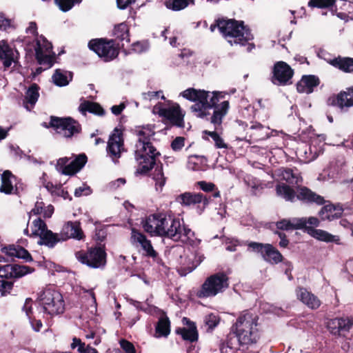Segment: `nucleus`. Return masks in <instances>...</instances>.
Instances as JSON below:
<instances>
[{
    "label": "nucleus",
    "mask_w": 353,
    "mask_h": 353,
    "mask_svg": "<svg viewBox=\"0 0 353 353\" xmlns=\"http://www.w3.org/2000/svg\"><path fill=\"white\" fill-rule=\"evenodd\" d=\"M209 94V91L190 88L183 91L181 95L190 101L195 102L190 107V110L196 117L210 120L211 123L219 128L228 112L229 101H224L218 104L220 99L225 97L223 92L218 91L213 92L212 97L208 101Z\"/></svg>",
    "instance_id": "nucleus-1"
},
{
    "label": "nucleus",
    "mask_w": 353,
    "mask_h": 353,
    "mask_svg": "<svg viewBox=\"0 0 353 353\" xmlns=\"http://www.w3.org/2000/svg\"><path fill=\"white\" fill-rule=\"evenodd\" d=\"M34 268L18 263L0 265V296H6L11 293L14 282L34 272Z\"/></svg>",
    "instance_id": "nucleus-2"
},
{
    "label": "nucleus",
    "mask_w": 353,
    "mask_h": 353,
    "mask_svg": "<svg viewBox=\"0 0 353 353\" xmlns=\"http://www.w3.org/2000/svg\"><path fill=\"white\" fill-rule=\"evenodd\" d=\"M221 34L226 39H234L233 41H228L231 45L234 43L245 46L249 41L254 38L251 30L248 26L245 25L243 21L228 19V17L223 19Z\"/></svg>",
    "instance_id": "nucleus-3"
},
{
    "label": "nucleus",
    "mask_w": 353,
    "mask_h": 353,
    "mask_svg": "<svg viewBox=\"0 0 353 353\" xmlns=\"http://www.w3.org/2000/svg\"><path fill=\"white\" fill-rule=\"evenodd\" d=\"M136 148L134 158L138 164L136 172L145 175L158 163V158L161 153L157 151L152 143H143L141 145H136Z\"/></svg>",
    "instance_id": "nucleus-4"
},
{
    "label": "nucleus",
    "mask_w": 353,
    "mask_h": 353,
    "mask_svg": "<svg viewBox=\"0 0 353 353\" xmlns=\"http://www.w3.org/2000/svg\"><path fill=\"white\" fill-rule=\"evenodd\" d=\"M75 256L81 263L93 269L103 268L107 263L105 247L101 243L76 252Z\"/></svg>",
    "instance_id": "nucleus-5"
},
{
    "label": "nucleus",
    "mask_w": 353,
    "mask_h": 353,
    "mask_svg": "<svg viewBox=\"0 0 353 353\" xmlns=\"http://www.w3.org/2000/svg\"><path fill=\"white\" fill-rule=\"evenodd\" d=\"M229 287V278L223 272H219L208 276L201 288L197 291L196 296L203 299L215 296L224 292Z\"/></svg>",
    "instance_id": "nucleus-6"
},
{
    "label": "nucleus",
    "mask_w": 353,
    "mask_h": 353,
    "mask_svg": "<svg viewBox=\"0 0 353 353\" xmlns=\"http://www.w3.org/2000/svg\"><path fill=\"white\" fill-rule=\"evenodd\" d=\"M245 245L248 247V252L259 255L269 264L276 265L285 260L281 252L271 243L247 241Z\"/></svg>",
    "instance_id": "nucleus-7"
},
{
    "label": "nucleus",
    "mask_w": 353,
    "mask_h": 353,
    "mask_svg": "<svg viewBox=\"0 0 353 353\" xmlns=\"http://www.w3.org/2000/svg\"><path fill=\"white\" fill-rule=\"evenodd\" d=\"M88 48L104 61L108 62L118 57L120 45L116 43L114 39L100 38L90 40L88 43Z\"/></svg>",
    "instance_id": "nucleus-8"
},
{
    "label": "nucleus",
    "mask_w": 353,
    "mask_h": 353,
    "mask_svg": "<svg viewBox=\"0 0 353 353\" xmlns=\"http://www.w3.org/2000/svg\"><path fill=\"white\" fill-rule=\"evenodd\" d=\"M43 126L46 128H54L57 132L63 133L65 138H71L81 130L79 123L72 117H58L51 116L48 123L44 122Z\"/></svg>",
    "instance_id": "nucleus-9"
},
{
    "label": "nucleus",
    "mask_w": 353,
    "mask_h": 353,
    "mask_svg": "<svg viewBox=\"0 0 353 353\" xmlns=\"http://www.w3.org/2000/svg\"><path fill=\"white\" fill-rule=\"evenodd\" d=\"M43 312L50 315L63 313L65 303L62 294L57 290L46 289L40 296Z\"/></svg>",
    "instance_id": "nucleus-10"
},
{
    "label": "nucleus",
    "mask_w": 353,
    "mask_h": 353,
    "mask_svg": "<svg viewBox=\"0 0 353 353\" xmlns=\"http://www.w3.org/2000/svg\"><path fill=\"white\" fill-rule=\"evenodd\" d=\"M326 327L334 336L346 338L353 327V318L341 316L330 319L327 321Z\"/></svg>",
    "instance_id": "nucleus-11"
},
{
    "label": "nucleus",
    "mask_w": 353,
    "mask_h": 353,
    "mask_svg": "<svg viewBox=\"0 0 353 353\" xmlns=\"http://www.w3.org/2000/svg\"><path fill=\"white\" fill-rule=\"evenodd\" d=\"M107 153L116 163L119 162L122 152H125L123 130L115 128L110 134L107 145Z\"/></svg>",
    "instance_id": "nucleus-12"
},
{
    "label": "nucleus",
    "mask_w": 353,
    "mask_h": 353,
    "mask_svg": "<svg viewBox=\"0 0 353 353\" xmlns=\"http://www.w3.org/2000/svg\"><path fill=\"white\" fill-rule=\"evenodd\" d=\"M159 115L165 119L164 123L171 126L183 128L185 126V112L179 104L174 103L168 108H161L158 112Z\"/></svg>",
    "instance_id": "nucleus-13"
},
{
    "label": "nucleus",
    "mask_w": 353,
    "mask_h": 353,
    "mask_svg": "<svg viewBox=\"0 0 353 353\" xmlns=\"http://www.w3.org/2000/svg\"><path fill=\"white\" fill-rule=\"evenodd\" d=\"M294 74V70L286 62L276 61L272 68L271 81L274 85H286L292 83Z\"/></svg>",
    "instance_id": "nucleus-14"
},
{
    "label": "nucleus",
    "mask_w": 353,
    "mask_h": 353,
    "mask_svg": "<svg viewBox=\"0 0 353 353\" xmlns=\"http://www.w3.org/2000/svg\"><path fill=\"white\" fill-rule=\"evenodd\" d=\"M327 104L338 108L342 112H347L350 108L353 107V87L332 94L327 99Z\"/></svg>",
    "instance_id": "nucleus-15"
},
{
    "label": "nucleus",
    "mask_w": 353,
    "mask_h": 353,
    "mask_svg": "<svg viewBox=\"0 0 353 353\" xmlns=\"http://www.w3.org/2000/svg\"><path fill=\"white\" fill-rule=\"evenodd\" d=\"M131 243L136 246L140 245L143 251V255L146 257L155 259L159 254L154 249L152 242L146 236L139 230L132 228L131 232Z\"/></svg>",
    "instance_id": "nucleus-16"
},
{
    "label": "nucleus",
    "mask_w": 353,
    "mask_h": 353,
    "mask_svg": "<svg viewBox=\"0 0 353 353\" xmlns=\"http://www.w3.org/2000/svg\"><path fill=\"white\" fill-rule=\"evenodd\" d=\"M176 201L182 205L189 206L190 205L202 204V206L198 205V209L201 213L212 201L211 196H208L203 193L185 192L179 195Z\"/></svg>",
    "instance_id": "nucleus-17"
},
{
    "label": "nucleus",
    "mask_w": 353,
    "mask_h": 353,
    "mask_svg": "<svg viewBox=\"0 0 353 353\" xmlns=\"http://www.w3.org/2000/svg\"><path fill=\"white\" fill-rule=\"evenodd\" d=\"M259 316L251 310L243 311L238 318L232 329L234 330H247L248 331L260 330L259 328Z\"/></svg>",
    "instance_id": "nucleus-18"
},
{
    "label": "nucleus",
    "mask_w": 353,
    "mask_h": 353,
    "mask_svg": "<svg viewBox=\"0 0 353 353\" xmlns=\"http://www.w3.org/2000/svg\"><path fill=\"white\" fill-rule=\"evenodd\" d=\"M297 200L306 205H323L326 203L323 196L301 185L297 186Z\"/></svg>",
    "instance_id": "nucleus-19"
},
{
    "label": "nucleus",
    "mask_w": 353,
    "mask_h": 353,
    "mask_svg": "<svg viewBox=\"0 0 353 353\" xmlns=\"http://www.w3.org/2000/svg\"><path fill=\"white\" fill-rule=\"evenodd\" d=\"M60 235L62 241H65L70 239L81 241L85 237L81 227V223L77 221L66 222L61 230Z\"/></svg>",
    "instance_id": "nucleus-20"
},
{
    "label": "nucleus",
    "mask_w": 353,
    "mask_h": 353,
    "mask_svg": "<svg viewBox=\"0 0 353 353\" xmlns=\"http://www.w3.org/2000/svg\"><path fill=\"white\" fill-rule=\"evenodd\" d=\"M182 323L187 327H176L175 333L180 335L183 341L190 343L196 342L199 339V332L196 323L187 317L182 319Z\"/></svg>",
    "instance_id": "nucleus-21"
},
{
    "label": "nucleus",
    "mask_w": 353,
    "mask_h": 353,
    "mask_svg": "<svg viewBox=\"0 0 353 353\" xmlns=\"http://www.w3.org/2000/svg\"><path fill=\"white\" fill-rule=\"evenodd\" d=\"M321 80L318 76L314 74H304L296 83V88L299 93L310 94L319 85Z\"/></svg>",
    "instance_id": "nucleus-22"
},
{
    "label": "nucleus",
    "mask_w": 353,
    "mask_h": 353,
    "mask_svg": "<svg viewBox=\"0 0 353 353\" xmlns=\"http://www.w3.org/2000/svg\"><path fill=\"white\" fill-rule=\"evenodd\" d=\"M295 292L297 299L308 308L315 310L321 306V300L311 292H309L305 288L299 286L296 288Z\"/></svg>",
    "instance_id": "nucleus-23"
},
{
    "label": "nucleus",
    "mask_w": 353,
    "mask_h": 353,
    "mask_svg": "<svg viewBox=\"0 0 353 353\" xmlns=\"http://www.w3.org/2000/svg\"><path fill=\"white\" fill-rule=\"evenodd\" d=\"M1 252L10 257H16L25 262H31L33 258L30 253L19 245L10 244L1 248Z\"/></svg>",
    "instance_id": "nucleus-24"
},
{
    "label": "nucleus",
    "mask_w": 353,
    "mask_h": 353,
    "mask_svg": "<svg viewBox=\"0 0 353 353\" xmlns=\"http://www.w3.org/2000/svg\"><path fill=\"white\" fill-rule=\"evenodd\" d=\"M160 213H156L149 215L145 220L142 222L144 231L152 236H159V234L164 233V230L160 228Z\"/></svg>",
    "instance_id": "nucleus-25"
},
{
    "label": "nucleus",
    "mask_w": 353,
    "mask_h": 353,
    "mask_svg": "<svg viewBox=\"0 0 353 353\" xmlns=\"http://www.w3.org/2000/svg\"><path fill=\"white\" fill-rule=\"evenodd\" d=\"M214 129L213 131L205 130L202 132V139L205 141H209V137L212 138L214 143V147L217 149H228V145L224 142V140L221 137V134L223 131L222 123L220 124V127L216 128V125H214Z\"/></svg>",
    "instance_id": "nucleus-26"
},
{
    "label": "nucleus",
    "mask_w": 353,
    "mask_h": 353,
    "mask_svg": "<svg viewBox=\"0 0 353 353\" xmlns=\"http://www.w3.org/2000/svg\"><path fill=\"white\" fill-rule=\"evenodd\" d=\"M343 212V209L339 205H335L332 203L324 204V206L319 212V216L322 221H331L340 218Z\"/></svg>",
    "instance_id": "nucleus-27"
},
{
    "label": "nucleus",
    "mask_w": 353,
    "mask_h": 353,
    "mask_svg": "<svg viewBox=\"0 0 353 353\" xmlns=\"http://www.w3.org/2000/svg\"><path fill=\"white\" fill-rule=\"evenodd\" d=\"M307 234L325 243H334L336 245L341 244L339 236L333 235L323 230L316 229L314 228H308Z\"/></svg>",
    "instance_id": "nucleus-28"
},
{
    "label": "nucleus",
    "mask_w": 353,
    "mask_h": 353,
    "mask_svg": "<svg viewBox=\"0 0 353 353\" xmlns=\"http://www.w3.org/2000/svg\"><path fill=\"white\" fill-rule=\"evenodd\" d=\"M327 62L345 73H353V58L352 57L339 55L334 59H327Z\"/></svg>",
    "instance_id": "nucleus-29"
},
{
    "label": "nucleus",
    "mask_w": 353,
    "mask_h": 353,
    "mask_svg": "<svg viewBox=\"0 0 353 353\" xmlns=\"http://www.w3.org/2000/svg\"><path fill=\"white\" fill-rule=\"evenodd\" d=\"M239 338L242 346L255 344L261 337V330L248 331L247 330H234Z\"/></svg>",
    "instance_id": "nucleus-30"
},
{
    "label": "nucleus",
    "mask_w": 353,
    "mask_h": 353,
    "mask_svg": "<svg viewBox=\"0 0 353 353\" xmlns=\"http://www.w3.org/2000/svg\"><path fill=\"white\" fill-rule=\"evenodd\" d=\"M39 240L38 244L40 245H46L49 248H53L61 240L60 233H54L50 230H46L43 233L40 232L39 236Z\"/></svg>",
    "instance_id": "nucleus-31"
},
{
    "label": "nucleus",
    "mask_w": 353,
    "mask_h": 353,
    "mask_svg": "<svg viewBox=\"0 0 353 353\" xmlns=\"http://www.w3.org/2000/svg\"><path fill=\"white\" fill-rule=\"evenodd\" d=\"M17 177L10 170H6L3 171L1 176L0 192L6 194H12L14 192L13 182L15 181Z\"/></svg>",
    "instance_id": "nucleus-32"
},
{
    "label": "nucleus",
    "mask_w": 353,
    "mask_h": 353,
    "mask_svg": "<svg viewBox=\"0 0 353 353\" xmlns=\"http://www.w3.org/2000/svg\"><path fill=\"white\" fill-rule=\"evenodd\" d=\"M88 162V157L85 153L77 155L74 160L68 164L64 175L72 176L79 172Z\"/></svg>",
    "instance_id": "nucleus-33"
},
{
    "label": "nucleus",
    "mask_w": 353,
    "mask_h": 353,
    "mask_svg": "<svg viewBox=\"0 0 353 353\" xmlns=\"http://www.w3.org/2000/svg\"><path fill=\"white\" fill-rule=\"evenodd\" d=\"M154 126L146 125L139 126L135 130L136 134L139 137L136 145H141L143 143H152L150 139L155 135Z\"/></svg>",
    "instance_id": "nucleus-34"
},
{
    "label": "nucleus",
    "mask_w": 353,
    "mask_h": 353,
    "mask_svg": "<svg viewBox=\"0 0 353 353\" xmlns=\"http://www.w3.org/2000/svg\"><path fill=\"white\" fill-rule=\"evenodd\" d=\"M79 110L83 115H85L87 112L100 117L105 114V111L99 103L90 101L82 102L79 107Z\"/></svg>",
    "instance_id": "nucleus-35"
},
{
    "label": "nucleus",
    "mask_w": 353,
    "mask_h": 353,
    "mask_svg": "<svg viewBox=\"0 0 353 353\" xmlns=\"http://www.w3.org/2000/svg\"><path fill=\"white\" fill-rule=\"evenodd\" d=\"M276 191L277 195L287 201L294 202L295 199H297V186L295 190L287 183H282L276 186Z\"/></svg>",
    "instance_id": "nucleus-36"
},
{
    "label": "nucleus",
    "mask_w": 353,
    "mask_h": 353,
    "mask_svg": "<svg viewBox=\"0 0 353 353\" xmlns=\"http://www.w3.org/2000/svg\"><path fill=\"white\" fill-rule=\"evenodd\" d=\"M281 176L282 179L285 181L289 185H292L298 186L301 185L303 182V178L298 172L297 170L294 172L292 168H284L281 170Z\"/></svg>",
    "instance_id": "nucleus-37"
},
{
    "label": "nucleus",
    "mask_w": 353,
    "mask_h": 353,
    "mask_svg": "<svg viewBox=\"0 0 353 353\" xmlns=\"http://www.w3.org/2000/svg\"><path fill=\"white\" fill-rule=\"evenodd\" d=\"M181 225L180 219L173 216L169 225L165 238H169L174 241H180Z\"/></svg>",
    "instance_id": "nucleus-38"
},
{
    "label": "nucleus",
    "mask_w": 353,
    "mask_h": 353,
    "mask_svg": "<svg viewBox=\"0 0 353 353\" xmlns=\"http://www.w3.org/2000/svg\"><path fill=\"white\" fill-rule=\"evenodd\" d=\"M113 36L115 41H125L130 42V28L125 22H123L114 26L113 30Z\"/></svg>",
    "instance_id": "nucleus-39"
},
{
    "label": "nucleus",
    "mask_w": 353,
    "mask_h": 353,
    "mask_svg": "<svg viewBox=\"0 0 353 353\" xmlns=\"http://www.w3.org/2000/svg\"><path fill=\"white\" fill-rule=\"evenodd\" d=\"M239 346H242L239 338L235 331L233 330L232 332L227 335L225 340L220 344V350L221 353H223L225 348L236 350Z\"/></svg>",
    "instance_id": "nucleus-40"
},
{
    "label": "nucleus",
    "mask_w": 353,
    "mask_h": 353,
    "mask_svg": "<svg viewBox=\"0 0 353 353\" xmlns=\"http://www.w3.org/2000/svg\"><path fill=\"white\" fill-rule=\"evenodd\" d=\"M157 337H167L170 333V321L167 316H161L155 326Z\"/></svg>",
    "instance_id": "nucleus-41"
},
{
    "label": "nucleus",
    "mask_w": 353,
    "mask_h": 353,
    "mask_svg": "<svg viewBox=\"0 0 353 353\" xmlns=\"http://www.w3.org/2000/svg\"><path fill=\"white\" fill-rule=\"evenodd\" d=\"M0 59L3 60L5 68H9L13 61L12 50L6 41L0 44Z\"/></svg>",
    "instance_id": "nucleus-42"
},
{
    "label": "nucleus",
    "mask_w": 353,
    "mask_h": 353,
    "mask_svg": "<svg viewBox=\"0 0 353 353\" xmlns=\"http://www.w3.org/2000/svg\"><path fill=\"white\" fill-rule=\"evenodd\" d=\"M38 47L35 49V57L39 64L47 65L48 68H51L54 63V57L46 54L37 42Z\"/></svg>",
    "instance_id": "nucleus-43"
},
{
    "label": "nucleus",
    "mask_w": 353,
    "mask_h": 353,
    "mask_svg": "<svg viewBox=\"0 0 353 353\" xmlns=\"http://www.w3.org/2000/svg\"><path fill=\"white\" fill-rule=\"evenodd\" d=\"M336 0H310L307 3L308 7L311 8L328 9L332 10L336 8Z\"/></svg>",
    "instance_id": "nucleus-44"
},
{
    "label": "nucleus",
    "mask_w": 353,
    "mask_h": 353,
    "mask_svg": "<svg viewBox=\"0 0 353 353\" xmlns=\"http://www.w3.org/2000/svg\"><path fill=\"white\" fill-rule=\"evenodd\" d=\"M155 165L156 168L152 174V179L155 181L156 185H159L162 188L166 182V177L164 176L163 171V163L160 161H158V163Z\"/></svg>",
    "instance_id": "nucleus-45"
},
{
    "label": "nucleus",
    "mask_w": 353,
    "mask_h": 353,
    "mask_svg": "<svg viewBox=\"0 0 353 353\" xmlns=\"http://www.w3.org/2000/svg\"><path fill=\"white\" fill-rule=\"evenodd\" d=\"M39 86L37 83H32L26 93V102L31 105H34L39 97Z\"/></svg>",
    "instance_id": "nucleus-46"
},
{
    "label": "nucleus",
    "mask_w": 353,
    "mask_h": 353,
    "mask_svg": "<svg viewBox=\"0 0 353 353\" xmlns=\"http://www.w3.org/2000/svg\"><path fill=\"white\" fill-rule=\"evenodd\" d=\"M196 186L205 192H212L211 197L217 198L220 197V192L212 182H207L205 181H200L196 182Z\"/></svg>",
    "instance_id": "nucleus-47"
},
{
    "label": "nucleus",
    "mask_w": 353,
    "mask_h": 353,
    "mask_svg": "<svg viewBox=\"0 0 353 353\" xmlns=\"http://www.w3.org/2000/svg\"><path fill=\"white\" fill-rule=\"evenodd\" d=\"M34 230L31 233L30 237H37L40 235V232L43 233L46 230L48 229V226L46 222L41 218L34 219L32 222Z\"/></svg>",
    "instance_id": "nucleus-48"
},
{
    "label": "nucleus",
    "mask_w": 353,
    "mask_h": 353,
    "mask_svg": "<svg viewBox=\"0 0 353 353\" xmlns=\"http://www.w3.org/2000/svg\"><path fill=\"white\" fill-rule=\"evenodd\" d=\"M165 6L170 10L179 11L188 6V0H166Z\"/></svg>",
    "instance_id": "nucleus-49"
},
{
    "label": "nucleus",
    "mask_w": 353,
    "mask_h": 353,
    "mask_svg": "<svg viewBox=\"0 0 353 353\" xmlns=\"http://www.w3.org/2000/svg\"><path fill=\"white\" fill-rule=\"evenodd\" d=\"M52 80L56 85L59 87L65 86L69 83L65 74L61 72L60 69H57L52 75Z\"/></svg>",
    "instance_id": "nucleus-50"
},
{
    "label": "nucleus",
    "mask_w": 353,
    "mask_h": 353,
    "mask_svg": "<svg viewBox=\"0 0 353 353\" xmlns=\"http://www.w3.org/2000/svg\"><path fill=\"white\" fill-rule=\"evenodd\" d=\"M14 21L6 17V14L0 12V31H8L10 29H14Z\"/></svg>",
    "instance_id": "nucleus-51"
},
{
    "label": "nucleus",
    "mask_w": 353,
    "mask_h": 353,
    "mask_svg": "<svg viewBox=\"0 0 353 353\" xmlns=\"http://www.w3.org/2000/svg\"><path fill=\"white\" fill-rule=\"evenodd\" d=\"M160 228L164 230V233L163 232L161 234H159V236L165 237L167 234L168 229L169 228V225L171 223L173 216L168 215L164 213H160Z\"/></svg>",
    "instance_id": "nucleus-52"
},
{
    "label": "nucleus",
    "mask_w": 353,
    "mask_h": 353,
    "mask_svg": "<svg viewBox=\"0 0 353 353\" xmlns=\"http://www.w3.org/2000/svg\"><path fill=\"white\" fill-rule=\"evenodd\" d=\"M219 317L212 313L205 316V323L208 326V330H212L219 323Z\"/></svg>",
    "instance_id": "nucleus-53"
},
{
    "label": "nucleus",
    "mask_w": 353,
    "mask_h": 353,
    "mask_svg": "<svg viewBox=\"0 0 353 353\" xmlns=\"http://www.w3.org/2000/svg\"><path fill=\"white\" fill-rule=\"evenodd\" d=\"M292 229L294 230H304L307 233V228H312V226L307 225L306 218L294 219L292 221Z\"/></svg>",
    "instance_id": "nucleus-54"
},
{
    "label": "nucleus",
    "mask_w": 353,
    "mask_h": 353,
    "mask_svg": "<svg viewBox=\"0 0 353 353\" xmlns=\"http://www.w3.org/2000/svg\"><path fill=\"white\" fill-rule=\"evenodd\" d=\"M276 227L279 230H293L292 221L290 219H283L276 222Z\"/></svg>",
    "instance_id": "nucleus-55"
},
{
    "label": "nucleus",
    "mask_w": 353,
    "mask_h": 353,
    "mask_svg": "<svg viewBox=\"0 0 353 353\" xmlns=\"http://www.w3.org/2000/svg\"><path fill=\"white\" fill-rule=\"evenodd\" d=\"M185 145V138L183 137H176L171 143V148L174 151L181 150Z\"/></svg>",
    "instance_id": "nucleus-56"
},
{
    "label": "nucleus",
    "mask_w": 353,
    "mask_h": 353,
    "mask_svg": "<svg viewBox=\"0 0 353 353\" xmlns=\"http://www.w3.org/2000/svg\"><path fill=\"white\" fill-rule=\"evenodd\" d=\"M54 3L63 12H68L72 8L70 0H54Z\"/></svg>",
    "instance_id": "nucleus-57"
},
{
    "label": "nucleus",
    "mask_w": 353,
    "mask_h": 353,
    "mask_svg": "<svg viewBox=\"0 0 353 353\" xmlns=\"http://www.w3.org/2000/svg\"><path fill=\"white\" fill-rule=\"evenodd\" d=\"M70 159L68 157H63L58 159L57 163V170L64 174L65 169L68 168Z\"/></svg>",
    "instance_id": "nucleus-58"
},
{
    "label": "nucleus",
    "mask_w": 353,
    "mask_h": 353,
    "mask_svg": "<svg viewBox=\"0 0 353 353\" xmlns=\"http://www.w3.org/2000/svg\"><path fill=\"white\" fill-rule=\"evenodd\" d=\"M120 345L125 353H136L134 345L125 339H121L120 341Z\"/></svg>",
    "instance_id": "nucleus-59"
},
{
    "label": "nucleus",
    "mask_w": 353,
    "mask_h": 353,
    "mask_svg": "<svg viewBox=\"0 0 353 353\" xmlns=\"http://www.w3.org/2000/svg\"><path fill=\"white\" fill-rule=\"evenodd\" d=\"M32 304V299L31 298H27L22 308L23 311L26 312L28 319H31V317L33 316Z\"/></svg>",
    "instance_id": "nucleus-60"
},
{
    "label": "nucleus",
    "mask_w": 353,
    "mask_h": 353,
    "mask_svg": "<svg viewBox=\"0 0 353 353\" xmlns=\"http://www.w3.org/2000/svg\"><path fill=\"white\" fill-rule=\"evenodd\" d=\"M223 19L224 17L218 18L214 22V23L210 25V30L211 32H214L216 28H218L220 33H222V26L223 25Z\"/></svg>",
    "instance_id": "nucleus-61"
},
{
    "label": "nucleus",
    "mask_w": 353,
    "mask_h": 353,
    "mask_svg": "<svg viewBox=\"0 0 353 353\" xmlns=\"http://www.w3.org/2000/svg\"><path fill=\"white\" fill-rule=\"evenodd\" d=\"M91 192V189L89 186L79 187L76 188L74 191V196L76 197H80L82 195H88Z\"/></svg>",
    "instance_id": "nucleus-62"
},
{
    "label": "nucleus",
    "mask_w": 353,
    "mask_h": 353,
    "mask_svg": "<svg viewBox=\"0 0 353 353\" xmlns=\"http://www.w3.org/2000/svg\"><path fill=\"white\" fill-rule=\"evenodd\" d=\"M146 45L140 41H137L132 44V50L137 53H141L146 50Z\"/></svg>",
    "instance_id": "nucleus-63"
},
{
    "label": "nucleus",
    "mask_w": 353,
    "mask_h": 353,
    "mask_svg": "<svg viewBox=\"0 0 353 353\" xmlns=\"http://www.w3.org/2000/svg\"><path fill=\"white\" fill-rule=\"evenodd\" d=\"M106 235L107 232L104 229H97L95 232V239L100 243L105 239Z\"/></svg>",
    "instance_id": "nucleus-64"
}]
</instances>
